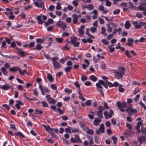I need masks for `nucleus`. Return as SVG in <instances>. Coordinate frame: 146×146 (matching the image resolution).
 I'll list each match as a JSON object with an SVG mask.
<instances>
[{
  "label": "nucleus",
  "mask_w": 146,
  "mask_h": 146,
  "mask_svg": "<svg viewBox=\"0 0 146 146\" xmlns=\"http://www.w3.org/2000/svg\"><path fill=\"white\" fill-rule=\"evenodd\" d=\"M120 10L119 9H117L116 10L114 11L113 13L114 15H116L120 13Z\"/></svg>",
  "instance_id": "63"
},
{
  "label": "nucleus",
  "mask_w": 146,
  "mask_h": 146,
  "mask_svg": "<svg viewBox=\"0 0 146 146\" xmlns=\"http://www.w3.org/2000/svg\"><path fill=\"white\" fill-rule=\"evenodd\" d=\"M47 78L48 80L50 82H52L54 80V78L52 75L50 73H48L47 74Z\"/></svg>",
  "instance_id": "21"
},
{
  "label": "nucleus",
  "mask_w": 146,
  "mask_h": 146,
  "mask_svg": "<svg viewBox=\"0 0 146 146\" xmlns=\"http://www.w3.org/2000/svg\"><path fill=\"white\" fill-rule=\"evenodd\" d=\"M42 18L44 20H46L47 19V17L45 15H39L36 17V19L38 21V23L40 24H42L44 23V21L41 19Z\"/></svg>",
  "instance_id": "8"
},
{
  "label": "nucleus",
  "mask_w": 146,
  "mask_h": 146,
  "mask_svg": "<svg viewBox=\"0 0 146 146\" xmlns=\"http://www.w3.org/2000/svg\"><path fill=\"white\" fill-rule=\"evenodd\" d=\"M143 125L142 122L141 121H139L138 122L137 125L135 126V128L136 130L139 129L140 127L141 126Z\"/></svg>",
  "instance_id": "26"
},
{
  "label": "nucleus",
  "mask_w": 146,
  "mask_h": 146,
  "mask_svg": "<svg viewBox=\"0 0 146 146\" xmlns=\"http://www.w3.org/2000/svg\"><path fill=\"white\" fill-rule=\"evenodd\" d=\"M15 134L17 135H20L21 137L23 138H25V136L21 132L19 131L18 132H15Z\"/></svg>",
  "instance_id": "41"
},
{
  "label": "nucleus",
  "mask_w": 146,
  "mask_h": 146,
  "mask_svg": "<svg viewBox=\"0 0 146 146\" xmlns=\"http://www.w3.org/2000/svg\"><path fill=\"white\" fill-rule=\"evenodd\" d=\"M101 42L105 45H108L109 44V42L106 39H102L101 40Z\"/></svg>",
  "instance_id": "33"
},
{
  "label": "nucleus",
  "mask_w": 146,
  "mask_h": 146,
  "mask_svg": "<svg viewBox=\"0 0 146 146\" xmlns=\"http://www.w3.org/2000/svg\"><path fill=\"white\" fill-rule=\"evenodd\" d=\"M35 5L39 7H41L44 6V3L42 0H36L34 2Z\"/></svg>",
  "instance_id": "13"
},
{
  "label": "nucleus",
  "mask_w": 146,
  "mask_h": 146,
  "mask_svg": "<svg viewBox=\"0 0 146 146\" xmlns=\"http://www.w3.org/2000/svg\"><path fill=\"white\" fill-rule=\"evenodd\" d=\"M131 26V24L129 21H126V23L124 25V26L125 28L126 29H129L130 27Z\"/></svg>",
  "instance_id": "24"
},
{
  "label": "nucleus",
  "mask_w": 146,
  "mask_h": 146,
  "mask_svg": "<svg viewBox=\"0 0 146 146\" xmlns=\"http://www.w3.org/2000/svg\"><path fill=\"white\" fill-rule=\"evenodd\" d=\"M17 88L19 90L22 91L23 89V87L21 85H18L17 87Z\"/></svg>",
  "instance_id": "56"
},
{
  "label": "nucleus",
  "mask_w": 146,
  "mask_h": 146,
  "mask_svg": "<svg viewBox=\"0 0 146 146\" xmlns=\"http://www.w3.org/2000/svg\"><path fill=\"white\" fill-rule=\"evenodd\" d=\"M94 9V7L92 5L89 4L87 5V9L89 11L93 10Z\"/></svg>",
  "instance_id": "27"
},
{
  "label": "nucleus",
  "mask_w": 146,
  "mask_h": 146,
  "mask_svg": "<svg viewBox=\"0 0 146 146\" xmlns=\"http://www.w3.org/2000/svg\"><path fill=\"white\" fill-rule=\"evenodd\" d=\"M11 88V86L9 84L6 83L3 86L0 85V89L5 90H9Z\"/></svg>",
  "instance_id": "15"
},
{
  "label": "nucleus",
  "mask_w": 146,
  "mask_h": 146,
  "mask_svg": "<svg viewBox=\"0 0 146 146\" xmlns=\"http://www.w3.org/2000/svg\"><path fill=\"white\" fill-rule=\"evenodd\" d=\"M98 19L100 24H102L104 23V21L103 19L101 18H99Z\"/></svg>",
  "instance_id": "61"
},
{
  "label": "nucleus",
  "mask_w": 146,
  "mask_h": 146,
  "mask_svg": "<svg viewBox=\"0 0 146 146\" xmlns=\"http://www.w3.org/2000/svg\"><path fill=\"white\" fill-rule=\"evenodd\" d=\"M86 17L87 19V23L91 21V17L90 15H86Z\"/></svg>",
  "instance_id": "47"
},
{
  "label": "nucleus",
  "mask_w": 146,
  "mask_h": 146,
  "mask_svg": "<svg viewBox=\"0 0 146 146\" xmlns=\"http://www.w3.org/2000/svg\"><path fill=\"white\" fill-rule=\"evenodd\" d=\"M84 28V26L83 25H81L80 27L78 29V32L79 34L81 35H82L84 34V32L83 29Z\"/></svg>",
  "instance_id": "20"
},
{
  "label": "nucleus",
  "mask_w": 146,
  "mask_h": 146,
  "mask_svg": "<svg viewBox=\"0 0 146 146\" xmlns=\"http://www.w3.org/2000/svg\"><path fill=\"white\" fill-rule=\"evenodd\" d=\"M53 64L54 67L55 69H58L60 68V64L57 61L53 62Z\"/></svg>",
  "instance_id": "18"
},
{
  "label": "nucleus",
  "mask_w": 146,
  "mask_h": 146,
  "mask_svg": "<svg viewBox=\"0 0 146 146\" xmlns=\"http://www.w3.org/2000/svg\"><path fill=\"white\" fill-rule=\"evenodd\" d=\"M108 47L110 49L111 52H112L114 51V48L113 45L112 44L110 46H108Z\"/></svg>",
  "instance_id": "29"
},
{
  "label": "nucleus",
  "mask_w": 146,
  "mask_h": 146,
  "mask_svg": "<svg viewBox=\"0 0 146 146\" xmlns=\"http://www.w3.org/2000/svg\"><path fill=\"white\" fill-rule=\"evenodd\" d=\"M102 121V119L101 118L99 117H95L94 118V119L93 121V124L96 126H98L100 123Z\"/></svg>",
  "instance_id": "14"
},
{
  "label": "nucleus",
  "mask_w": 146,
  "mask_h": 146,
  "mask_svg": "<svg viewBox=\"0 0 146 146\" xmlns=\"http://www.w3.org/2000/svg\"><path fill=\"white\" fill-rule=\"evenodd\" d=\"M73 17L72 19V22L73 23L76 24L77 23V20L78 19V15L76 14H74L72 15Z\"/></svg>",
  "instance_id": "19"
},
{
  "label": "nucleus",
  "mask_w": 146,
  "mask_h": 146,
  "mask_svg": "<svg viewBox=\"0 0 146 146\" xmlns=\"http://www.w3.org/2000/svg\"><path fill=\"white\" fill-rule=\"evenodd\" d=\"M142 5L138 6V9L139 11H146V7H143Z\"/></svg>",
  "instance_id": "22"
},
{
  "label": "nucleus",
  "mask_w": 146,
  "mask_h": 146,
  "mask_svg": "<svg viewBox=\"0 0 146 146\" xmlns=\"http://www.w3.org/2000/svg\"><path fill=\"white\" fill-rule=\"evenodd\" d=\"M72 68V66H69L65 68H64V70L66 73L69 72Z\"/></svg>",
  "instance_id": "34"
},
{
  "label": "nucleus",
  "mask_w": 146,
  "mask_h": 146,
  "mask_svg": "<svg viewBox=\"0 0 146 146\" xmlns=\"http://www.w3.org/2000/svg\"><path fill=\"white\" fill-rule=\"evenodd\" d=\"M41 103L42 104L43 106L45 107H48V105L47 103L45 101H42Z\"/></svg>",
  "instance_id": "43"
},
{
  "label": "nucleus",
  "mask_w": 146,
  "mask_h": 146,
  "mask_svg": "<svg viewBox=\"0 0 146 146\" xmlns=\"http://www.w3.org/2000/svg\"><path fill=\"white\" fill-rule=\"evenodd\" d=\"M126 111L128 113V114L131 115H132L133 114H135L137 112L136 109H133L132 107L127 108Z\"/></svg>",
  "instance_id": "9"
},
{
  "label": "nucleus",
  "mask_w": 146,
  "mask_h": 146,
  "mask_svg": "<svg viewBox=\"0 0 146 146\" xmlns=\"http://www.w3.org/2000/svg\"><path fill=\"white\" fill-rule=\"evenodd\" d=\"M43 55L47 59H49L50 58V56H49V55L46 53L45 52L44 53Z\"/></svg>",
  "instance_id": "62"
},
{
  "label": "nucleus",
  "mask_w": 146,
  "mask_h": 146,
  "mask_svg": "<svg viewBox=\"0 0 146 146\" xmlns=\"http://www.w3.org/2000/svg\"><path fill=\"white\" fill-rule=\"evenodd\" d=\"M81 79L82 81H84L87 80V77L86 76H83L81 77Z\"/></svg>",
  "instance_id": "64"
},
{
  "label": "nucleus",
  "mask_w": 146,
  "mask_h": 146,
  "mask_svg": "<svg viewBox=\"0 0 146 146\" xmlns=\"http://www.w3.org/2000/svg\"><path fill=\"white\" fill-rule=\"evenodd\" d=\"M120 43H117V45H118V47H115V48L116 49H118L119 48H120L121 49V50L122 51H124L125 50V48H124V47H121L120 46Z\"/></svg>",
  "instance_id": "38"
},
{
  "label": "nucleus",
  "mask_w": 146,
  "mask_h": 146,
  "mask_svg": "<svg viewBox=\"0 0 146 146\" xmlns=\"http://www.w3.org/2000/svg\"><path fill=\"white\" fill-rule=\"evenodd\" d=\"M101 33L102 34L104 35L105 36L107 35V34L105 33L106 32V29L104 27H102L101 28Z\"/></svg>",
  "instance_id": "37"
},
{
  "label": "nucleus",
  "mask_w": 146,
  "mask_h": 146,
  "mask_svg": "<svg viewBox=\"0 0 146 146\" xmlns=\"http://www.w3.org/2000/svg\"><path fill=\"white\" fill-rule=\"evenodd\" d=\"M86 34L88 35L89 37L92 39H94V36H92L91 34H90L88 32H86Z\"/></svg>",
  "instance_id": "50"
},
{
  "label": "nucleus",
  "mask_w": 146,
  "mask_h": 146,
  "mask_svg": "<svg viewBox=\"0 0 146 146\" xmlns=\"http://www.w3.org/2000/svg\"><path fill=\"white\" fill-rule=\"evenodd\" d=\"M111 139L113 141V143L114 144H116L117 140V138L115 136H113L112 137Z\"/></svg>",
  "instance_id": "39"
},
{
  "label": "nucleus",
  "mask_w": 146,
  "mask_h": 146,
  "mask_svg": "<svg viewBox=\"0 0 146 146\" xmlns=\"http://www.w3.org/2000/svg\"><path fill=\"white\" fill-rule=\"evenodd\" d=\"M133 145L134 146H141V145L139 144L137 141H135L133 142Z\"/></svg>",
  "instance_id": "58"
},
{
  "label": "nucleus",
  "mask_w": 146,
  "mask_h": 146,
  "mask_svg": "<svg viewBox=\"0 0 146 146\" xmlns=\"http://www.w3.org/2000/svg\"><path fill=\"white\" fill-rule=\"evenodd\" d=\"M89 79L90 80H92L93 82H96L97 80V77L94 75H92L90 76Z\"/></svg>",
  "instance_id": "23"
},
{
  "label": "nucleus",
  "mask_w": 146,
  "mask_h": 146,
  "mask_svg": "<svg viewBox=\"0 0 146 146\" xmlns=\"http://www.w3.org/2000/svg\"><path fill=\"white\" fill-rule=\"evenodd\" d=\"M138 141L139 142L140 144H141L142 143L143 141H145L146 139V136H141L139 138H137Z\"/></svg>",
  "instance_id": "17"
},
{
  "label": "nucleus",
  "mask_w": 146,
  "mask_h": 146,
  "mask_svg": "<svg viewBox=\"0 0 146 146\" xmlns=\"http://www.w3.org/2000/svg\"><path fill=\"white\" fill-rule=\"evenodd\" d=\"M90 29L92 33H94L96 30L97 29L96 27H92L90 28Z\"/></svg>",
  "instance_id": "54"
},
{
  "label": "nucleus",
  "mask_w": 146,
  "mask_h": 146,
  "mask_svg": "<svg viewBox=\"0 0 146 146\" xmlns=\"http://www.w3.org/2000/svg\"><path fill=\"white\" fill-rule=\"evenodd\" d=\"M56 25L58 27L61 28L63 30H65L66 27L65 23L60 20H59L57 22Z\"/></svg>",
  "instance_id": "7"
},
{
  "label": "nucleus",
  "mask_w": 146,
  "mask_h": 146,
  "mask_svg": "<svg viewBox=\"0 0 146 146\" xmlns=\"http://www.w3.org/2000/svg\"><path fill=\"white\" fill-rule=\"evenodd\" d=\"M64 91L66 93L68 94H71L72 92V90H69L68 88H66L64 89Z\"/></svg>",
  "instance_id": "46"
},
{
  "label": "nucleus",
  "mask_w": 146,
  "mask_h": 146,
  "mask_svg": "<svg viewBox=\"0 0 146 146\" xmlns=\"http://www.w3.org/2000/svg\"><path fill=\"white\" fill-rule=\"evenodd\" d=\"M103 84V81L101 80H100L98 81V82L96 84V86L97 88V90L98 91H103L102 86V85Z\"/></svg>",
  "instance_id": "11"
},
{
  "label": "nucleus",
  "mask_w": 146,
  "mask_h": 146,
  "mask_svg": "<svg viewBox=\"0 0 146 146\" xmlns=\"http://www.w3.org/2000/svg\"><path fill=\"white\" fill-rule=\"evenodd\" d=\"M121 29L120 28H119L117 29H115L113 32V34H114L117 32L120 33L121 31Z\"/></svg>",
  "instance_id": "32"
},
{
  "label": "nucleus",
  "mask_w": 146,
  "mask_h": 146,
  "mask_svg": "<svg viewBox=\"0 0 146 146\" xmlns=\"http://www.w3.org/2000/svg\"><path fill=\"white\" fill-rule=\"evenodd\" d=\"M97 116L100 118L103 117V114L102 111H98L97 112Z\"/></svg>",
  "instance_id": "28"
},
{
  "label": "nucleus",
  "mask_w": 146,
  "mask_h": 146,
  "mask_svg": "<svg viewBox=\"0 0 146 146\" xmlns=\"http://www.w3.org/2000/svg\"><path fill=\"white\" fill-rule=\"evenodd\" d=\"M42 46L40 44H38L36 45L35 48H33L35 50H39L42 49Z\"/></svg>",
  "instance_id": "25"
},
{
  "label": "nucleus",
  "mask_w": 146,
  "mask_h": 146,
  "mask_svg": "<svg viewBox=\"0 0 146 146\" xmlns=\"http://www.w3.org/2000/svg\"><path fill=\"white\" fill-rule=\"evenodd\" d=\"M125 68L124 67H119V70L114 72L115 77L117 79L122 78L125 74Z\"/></svg>",
  "instance_id": "1"
},
{
  "label": "nucleus",
  "mask_w": 146,
  "mask_h": 146,
  "mask_svg": "<svg viewBox=\"0 0 146 146\" xmlns=\"http://www.w3.org/2000/svg\"><path fill=\"white\" fill-rule=\"evenodd\" d=\"M74 85L76 87L78 88V90H80V85L79 84L78 82L77 81H76L74 84Z\"/></svg>",
  "instance_id": "44"
},
{
  "label": "nucleus",
  "mask_w": 146,
  "mask_h": 146,
  "mask_svg": "<svg viewBox=\"0 0 146 146\" xmlns=\"http://www.w3.org/2000/svg\"><path fill=\"white\" fill-rule=\"evenodd\" d=\"M98 10L100 11H102L104 9V7L103 5H100L98 6Z\"/></svg>",
  "instance_id": "60"
},
{
  "label": "nucleus",
  "mask_w": 146,
  "mask_h": 146,
  "mask_svg": "<svg viewBox=\"0 0 146 146\" xmlns=\"http://www.w3.org/2000/svg\"><path fill=\"white\" fill-rule=\"evenodd\" d=\"M86 105V106H90L91 105V102L90 100H88L85 102Z\"/></svg>",
  "instance_id": "59"
},
{
  "label": "nucleus",
  "mask_w": 146,
  "mask_h": 146,
  "mask_svg": "<svg viewBox=\"0 0 146 146\" xmlns=\"http://www.w3.org/2000/svg\"><path fill=\"white\" fill-rule=\"evenodd\" d=\"M132 23L134 25L135 29H138L140 28L141 25H146V23L143 22L141 21L139 22V24L138 22L137 21H133Z\"/></svg>",
  "instance_id": "4"
},
{
  "label": "nucleus",
  "mask_w": 146,
  "mask_h": 146,
  "mask_svg": "<svg viewBox=\"0 0 146 146\" xmlns=\"http://www.w3.org/2000/svg\"><path fill=\"white\" fill-rule=\"evenodd\" d=\"M77 38L75 36H72L71 38L70 42L74 47L79 46L80 43L79 42L77 41Z\"/></svg>",
  "instance_id": "2"
},
{
  "label": "nucleus",
  "mask_w": 146,
  "mask_h": 146,
  "mask_svg": "<svg viewBox=\"0 0 146 146\" xmlns=\"http://www.w3.org/2000/svg\"><path fill=\"white\" fill-rule=\"evenodd\" d=\"M4 67H2L1 70L4 75H7V72H6V68H9L10 67V65L8 63H6L4 64Z\"/></svg>",
  "instance_id": "6"
},
{
  "label": "nucleus",
  "mask_w": 146,
  "mask_h": 146,
  "mask_svg": "<svg viewBox=\"0 0 146 146\" xmlns=\"http://www.w3.org/2000/svg\"><path fill=\"white\" fill-rule=\"evenodd\" d=\"M127 41H128V42L126 43V45H127L129 46H131L133 45V43L134 41L133 38H128Z\"/></svg>",
  "instance_id": "16"
},
{
  "label": "nucleus",
  "mask_w": 146,
  "mask_h": 146,
  "mask_svg": "<svg viewBox=\"0 0 146 146\" xmlns=\"http://www.w3.org/2000/svg\"><path fill=\"white\" fill-rule=\"evenodd\" d=\"M113 114V111L111 109L110 110L109 113L107 111H105L104 112L105 118L106 119L112 117Z\"/></svg>",
  "instance_id": "5"
},
{
  "label": "nucleus",
  "mask_w": 146,
  "mask_h": 146,
  "mask_svg": "<svg viewBox=\"0 0 146 146\" xmlns=\"http://www.w3.org/2000/svg\"><path fill=\"white\" fill-rule=\"evenodd\" d=\"M42 126L47 131L48 130H51L52 129L49 125L46 126L45 125L43 124Z\"/></svg>",
  "instance_id": "51"
},
{
  "label": "nucleus",
  "mask_w": 146,
  "mask_h": 146,
  "mask_svg": "<svg viewBox=\"0 0 146 146\" xmlns=\"http://www.w3.org/2000/svg\"><path fill=\"white\" fill-rule=\"evenodd\" d=\"M46 97L47 102L49 104H54L56 102V100L54 98L51 97L50 95H47L46 96Z\"/></svg>",
  "instance_id": "10"
},
{
  "label": "nucleus",
  "mask_w": 146,
  "mask_h": 146,
  "mask_svg": "<svg viewBox=\"0 0 146 146\" xmlns=\"http://www.w3.org/2000/svg\"><path fill=\"white\" fill-rule=\"evenodd\" d=\"M35 112L34 113V114H38L39 113L42 114L43 113L42 111H40V110L39 111V110H38V109L35 110Z\"/></svg>",
  "instance_id": "53"
},
{
  "label": "nucleus",
  "mask_w": 146,
  "mask_h": 146,
  "mask_svg": "<svg viewBox=\"0 0 146 146\" xmlns=\"http://www.w3.org/2000/svg\"><path fill=\"white\" fill-rule=\"evenodd\" d=\"M124 89L122 87L121 85H120L119 86V91L121 92H123L124 91Z\"/></svg>",
  "instance_id": "48"
},
{
  "label": "nucleus",
  "mask_w": 146,
  "mask_h": 146,
  "mask_svg": "<svg viewBox=\"0 0 146 146\" xmlns=\"http://www.w3.org/2000/svg\"><path fill=\"white\" fill-rule=\"evenodd\" d=\"M56 40L58 43H60L62 42L63 40V39L61 38H56Z\"/></svg>",
  "instance_id": "57"
},
{
  "label": "nucleus",
  "mask_w": 146,
  "mask_h": 146,
  "mask_svg": "<svg viewBox=\"0 0 146 146\" xmlns=\"http://www.w3.org/2000/svg\"><path fill=\"white\" fill-rule=\"evenodd\" d=\"M136 16L139 18L141 19L143 17V15L139 12H137L136 14Z\"/></svg>",
  "instance_id": "45"
},
{
  "label": "nucleus",
  "mask_w": 146,
  "mask_h": 146,
  "mask_svg": "<svg viewBox=\"0 0 146 146\" xmlns=\"http://www.w3.org/2000/svg\"><path fill=\"white\" fill-rule=\"evenodd\" d=\"M57 6L56 7V9L57 10H60L61 9V4L59 2H58L56 3Z\"/></svg>",
  "instance_id": "40"
},
{
  "label": "nucleus",
  "mask_w": 146,
  "mask_h": 146,
  "mask_svg": "<svg viewBox=\"0 0 146 146\" xmlns=\"http://www.w3.org/2000/svg\"><path fill=\"white\" fill-rule=\"evenodd\" d=\"M104 131V125L103 123H101L100 125V127L96 131V133L98 135H99L100 133H103Z\"/></svg>",
  "instance_id": "12"
},
{
  "label": "nucleus",
  "mask_w": 146,
  "mask_h": 146,
  "mask_svg": "<svg viewBox=\"0 0 146 146\" xmlns=\"http://www.w3.org/2000/svg\"><path fill=\"white\" fill-rule=\"evenodd\" d=\"M72 129V128L71 127L68 126V128H66L65 129V131L67 133H72V131H71V130Z\"/></svg>",
  "instance_id": "31"
},
{
  "label": "nucleus",
  "mask_w": 146,
  "mask_h": 146,
  "mask_svg": "<svg viewBox=\"0 0 146 146\" xmlns=\"http://www.w3.org/2000/svg\"><path fill=\"white\" fill-rule=\"evenodd\" d=\"M75 137L77 142L80 143H81L82 142V141L80 138L79 135H76L75 136Z\"/></svg>",
  "instance_id": "30"
},
{
  "label": "nucleus",
  "mask_w": 146,
  "mask_h": 146,
  "mask_svg": "<svg viewBox=\"0 0 146 146\" xmlns=\"http://www.w3.org/2000/svg\"><path fill=\"white\" fill-rule=\"evenodd\" d=\"M117 106L118 108H119L120 110L122 112H124L125 111V110L123 108H125L127 105V104L126 102H123L122 103L118 101L117 103Z\"/></svg>",
  "instance_id": "3"
},
{
  "label": "nucleus",
  "mask_w": 146,
  "mask_h": 146,
  "mask_svg": "<svg viewBox=\"0 0 146 146\" xmlns=\"http://www.w3.org/2000/svg\"><path fill=\"white\" fill-rule=\"evenodd\" d=\"M125 55L129 58H130L132 57V56L131 55L128 50H127L125 52Z\"/></svg>",
  "instance_id": "52"
},
{
  "label": "nucleus",
  "mask_w": 146,
  "mask_h": 146,
  "mask_svg": "<svg viewBox=\"0 0 146 146\" xmlns=\"http://www.w3.org/2000/svg\"><path fill=\"white\" fill-rule=\"evenodd\" d=\"M39 88L40 89V91H41L42 94V95H45V93L44 92V91H43V87L41 85H39Z\"/></svg>",
  "instance_id": "42"
},
{
  "label": "nucleus",
  "mask_w": 146,
  "mask_h": 146,
  "mask_svg": "<svg viewBox=\"0 0 146 146\" xmlns=\"http://www.w3.org/2000/svg\"><path fill=\"white\" fill-rule=\"evenodd\" d=\"M19 53L20 54L21 56L23 57L25 55V52L24 51L20 50L19 51Z\"/></svg>",
  "instance_id": "55"
},
{
  "label": "nucleus",
  "mask_w": 146,
  "mask_h": 146,
  "mask_svg": "<svg viewBox=\"0 0 146 146\" xmlns=\"http://www.w3.org/2000/svg\"><path fill=\"white\" fill-rule=\"evenodd\" d=\"M94 131L92 129H90L86 131V133L88 134L92 135L94 133Z\"/></svg>",
  "instance_id": "49"
},
{
  "label": "nucleus",
  "mask_w": 146,
  "mask_h": 146,
  "mask_svg": "<svg viewBox=\"0 0 146 146\" xmlns=\"http://www.w3.org/2000/svg\"><path fill=\"white\" fill-rule=\"evenodd\" d=\"M44 42V39L43 38H38L36 40V42L38 43H43Z\"/></svg>",
  "instance_id": "36"
},
{
  "label": "nucleus",
  "mask_w": 146,
  "mask_h": 146,
  "mask_svg": "<svg viewBox=\"0 0 146 146\" xmlns=\"http://www.w3.org/2000/svg\"><path fill=\"white\" fill-rule=\"evenodd\" d=\"M19 68L17 67H12L9 69V70L11 72L16 71L18 69H17V68Z\"/></svg>",
  "instance_id": "35"
}]
</instances>
